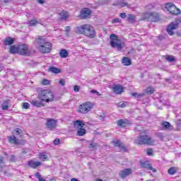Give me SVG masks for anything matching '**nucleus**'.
Returning a JSON list of instances; mask_svg holds the SVG:
<instances>
[{
    "label": "nucleus",
    "instance_id": "obj_1",
    "mask_svg": "<svg viewBox=\"0 0 181 181\" xmlns=\"http://www.w3.org/2000/svg\"><path fill=\"white\" fill-rule=\"evenodd\" d=\"M76 32L79 35H83L84 36H86V37H89V39H94L96 35L94 27L90 24H83L77 27Z\"/></svg>",
    "mask_w": 181,
    "mask_h": 181
},
{
    "label": "nucleus",
    "instance_id": "obj_2",
    "mask_svg": "<svg viewBox=\"0 0 181 181\" xmlns=\"http://www.w3.org/2000/svg\"><path fill=\"white\" fill-rule=\"evenodd\" d=\"M134 143L136 145H153L155 140L146 134H141L136 138Z\"/></svg>",
    "mask_w": 181,
    "mask_h": 181
},
{
    "label": "nucleus",
    "instance_id": "obj_3",
    "mask_svg": "<svg viewBox=\"0 0 181 181\" xmlns=\"http://www.w3.org/2000/svg\"><path fill=\"white\" fill-rule=\"evenodd\" d=\"M38 97L40 100L42 101H45V103H50V101H52L53 98H54L53 92L49 90H41L38 95Z\"/></svg>",
    "mask_w": 181,
    "mask_h": 181
},
{
    "label": "nucleus",
    "instance_id": "obj_4",
    "mask_svg": "<svg viewBox=\"0 0 181 181\" xmlns=\"http://www.w3.org/2000/svg\"><path fill=\"white\" fill-rule=\"evenodd\" d=\"M110 45L112 47H117V50L122 49V43L119 39H118V36L115 34L110 35Z\"/></svg>",
    "mask_w": 181,
    "mask_h": 181
},
{
    "label": "nucleus",
    "instance_id": "obj_5",
    "mask_svg": "<svg viewBox=\"0 0 181 181\" xmlns=\"http://www.w3.org/2000/svg\"><path fill=\"white\" fill-rule=\"evenodd\" d=\"M143 18L147 22H158L159 16L156 13H144Z\"/></svg>",
    "mask_w": 181,
    "mask_h": 181
},
{
    "label": "nucleus",
    "instance_id": "obj_6",
    "mask_svg": "<svg viewBox=\"0 0 181 181\" xmlns=\"http://www.w3.org/2000/svg\"><path fill=\"white\" fill-rule=\"evenodd\" d=\"M92 108L93 103H91V102H86L79 105L78 112H81V114H87V112L91 111Z\"/></svg>",
    "mask_w": 181,
    "mask_h": 181
},
{
    "label": "nucleus",
    "instance_id": "obj_7",
    "mask_svg": "<svg viewBox=\"0 0 181 181\" xmlns=\"http://www.w3.org/2000/svg\"><path fill=\"white\" fill-rule=\"evenodd\" d=\"M165 8L172 15H180V9L177 8L176 6L172 3H167L165 4Z\"/></svg>",
    "mask_w": 181,
    "mask_h": 181
},
{
    "label": "nucleus",
    "instance_id": "obj_8",
    "mask_svg": "<svg viewBox=\"0 0 181 181\" xmlns=\"http://www.w3.org/2000/svg\"><path fill=\"white\" fill-rule=\"evenodd\" d=\"M180 23V20H175L174 22L170 23V24L167 27V32L170 36H173L175 30Z\"/></svg>",
    "mask_w": 181,
    "mask_h": 181
},
{
    "label": "nucleus",
    "instance_id": "obj_9",
    "mask_svg": "<svg viewBox=\"0 0 181 181\" xmlns=\"http://www.w3.org/2000/svg\"><path fill=\"white\" fill-rule=\"evenodd\" d=\"M50 50H52V43L47 42L45 44H42V45H40V52L41 53H49Z\"/></svg>",
    "mask_w": 181,
    "mask_h": 181
},
{
    "label": "nucleus",
    "instance_id": "obj_10",
    "mask_svg": "<svg viewBox=\"0 0 181 181\" xmlns=\"http://www.w3.org/2000/svg\"><path fill=\"white\" fill-rule=\"evenodd\" d=\"M18 53L22 56H29V48H28V45H18Z\"/></svg>",
    "mask_w": 181,
    "mask_h": 181
},
{
    "label": "nucleus",
    "instance_id": "obj_11",
    "mask_svg": "<svg viewBox=\"0 0 181 181\" xmlns=\"http://www.w3.org/2000/svg\"><path fill=\"white\" fill-rule=\"evenodd\" d=\"M131 173H132V170L131 168H124L119 172V175L122 179H125V177L129 176Z\"/></svg>",
    "mask_w": 181,
    "mask_h": 181
},
{
    "label": "nucleus",
    "instance_id": "obj_12",
    "mask_svg": "<svg viewBox=\"0 0 181 181\" xmlns=\"http://www.w3.org/2000/svg\"><path fill=\"white\" fill-rule=\"evenodd\" d=\"M141 168H144V169H147V170H152L153 173H156L157 170L156 169L153 168L152 167V165L149 163L148 161H145L141 163Z\"/></svg>",
    "mask_w": 181,
    "mask_h": 181
},
{
    "label": "nucleus",
    "instance_id": "obj_13",
    "mask_svg": "<svg viewBox=\"0 0 181 181\" xmlns=\"http://www.w3.org/2000/svg\"><path fill=\"white\" fill-rule=\"evenodd\" d=\"M32 105L34 107H37V108H40V107H45V104L43 103V100L40 98L38 100H33L30 101Z\"/></svg>",
    "mask_w": 181,
    "mask_h": 181
},
{
    "label": "nucleus",
    "instance_id": "obj_14",
    "mask_svg": "<svg viewBox=\"0 0 181 181\" xmlns=\"http://www.w3.org/2000/svg\"><path fill=\"white\" fill-rule=\"evenodd\" d=\"M28 166H30V168H32L33 169H36V168L42 165V163H40V161L30 160L28 162Z\"/></svg>",
    "mask_w": 181,
    "mask_h": 181
},
{
    "label": "nucleus",
    "instance_id": "obj_15",
    "mask_svg": "<svg viewBox=\"0 0 181 181\" xmlns=\"http://www.w3.org/2000/svg\"><path fill=\"white\" fill-rule=\"evenodd\" d=\"M117 125L119 127H122V128H125V127H128V125H131V122L129 120L125 119H119L117 121Z\"/></svg>",
    "mask_w": 181,
    "mask_h": 181
},
{
    "label": "nucleus",
    "instance_id": "obj_16",
    "mask_svg": "<svg viewBox=\"0 0 181 181\" xmlns=\"http://www.w3.org/2000/svg\"><path fill=\"white\" fill-rule=\"evenodd\" d=\"M46 125L49 129H54V128H56V120L54 119H48Z\"/></svg>",
    "mask_w": 181,
    "mask_h": 181
},
{
    "label": "nucleus",
    "instance_id": "obj_17",
    "mask_svg": "<svg viewBox=\"0 0 181 181\" xmlns=\"http://www.w3.org/2000/svg\"><path fill=\"white\" fill-rule=\"evenodd\" d=\"M113 144L115 146H117L122 151H124V152H127V147L124 146V144H122L121 141L119 140L113 141Z\"/></svg>",
    "mask_w": 181,
    "mask_h": 181
},
{
    "label": "nucleus",
    "instance_id": "obj_18",
    "mask_svg": "<svg viewBox=\"0 0 181 181\" xmlns=\"http://www.w3.org/2000/svg\"><path fill=\"white\" fill-rule=\"evenodd\" d=\"M91 14V11L88 8H83L81 13V18L82 19H87Z\"/></svg>",
    "mask_w": 181,
    "mask_h": 181
},
{
    "label": "nucleus",
    "instance_id": "obj_19",
    "mask_svg": "<svg viewBox=\"0 0 181 181\" xmlns=\"http://www.w3.org/2000/svg\"><path fill=\"white\" fill-rule=\"evenodd\" d=\"M112 88L115 94H122L124 93V88L121 85H115Z\"/></svg>",
    "mask_w": 181,
    "mask_h": 181
},
{
    "label": "nucleus",
    "instance_id": "obj_20",
    "mask_svg": "<svg viewBox=\"0 0 181 181\" xmlns=\"http://www.w3.org/2000/svg\"><path fill=\"white\" fill-rule=\"evenodd\" d=\"M5 46H11V45H13L15 43V40L11 37H8L4 40Z\"/></svg>",
    "mask_w": 181,
    "mask_h": 181
},
{
    "label": "nucleus",
    "instance_id": "obj_21",
    "mask_svg": "<svg viewBox=\"0 0 181 181\" xmlns=\"http://www.w3.org/2000/svg\"><path fill=\"white\" fill-rule=\"evenodd\" d=\"M8 141L10 144H13V145H18L19 142H18V139L15 136H10L8 137Z\"/></svg>",
    "mask_w": 181,
    "mask_h": 181
},
{
    "label": "nucleus",
    "instance_id": "obj_22",
    "mask_svg": "<svg viewBox=\"0 0 181 181\" xmlns=\"http://www.w3.org/2000/svg\"><path fill=\"white\" fill-rule=\"evenodd\" d=\"M122 64L124 66H131L132 64V62L131 61V59L129 57H123L122 61Z\"/></svg>",
    "mask_w": 181,
    "mask_h": 181
},
{
    "label": "nucleus",
    "instance_id": "obj_23",
    "mask_svg": "<svg viewBox=\"0 0 181 181\" xmlns=\"http://www.w3.org/2000/svg\"><path fill=\"white\" fill-rule=\"evenodd\" d=\"M74 126L78 129L84 127V123L81 120H76L74 122Z\"/></svg>",
    "mask_w": 181,
    "mask_h": 181
},
{
    "label": "nucleus",
    "instance_id": "obj_24",
    "mask_svg": "<svg viewBox=\"0 0 181 181\" xmlns=\"http://www.w3.org/2000/svg\"><path fill=\"white\" fill-rule=\"evenodd\" d=\"M60 16L62 21H67V19H69V13L67 11H62L60 13Z\"/></svg>",
    "mask_w": 181,
    "mask_h": 181
},
{
    "label": "nucleus",
    "instance_id": "obj_25",
    "mask_svg": "<svg viewBox=\"0 0 181 181\" xmlns=\"http://www.w3.org/2000/svg\"><path fill=\"white\" fill-rule=\"evenodd\" d=\"M59 56L60 57H62V59H66V57L69 56V52L66 51V49H61L59 52Z\"/></svg>",
    "mask_w": 181,
    "mask_h": 181
},
{
    "label": "nucleus",
    "instance_id": "obj_26",
    "mask_svg": "<svg viewBox=\"0 0 181 181\" xmlns=\"http://www.w3.org/2000/svg\"><path fill=\"white\" fill-rule=\"evenodd\" d=\"M48 71H50L51 73H55V74H59V73H60V69L54 66H50L48 69Z\"/></svg>",
    "mask_w": 181,
    "mask_h": 181
},
{
    "label": "nucleus",
    "instance_id": "obj_27",
    "mask_svg": "<svg viewBox=\"0 0 181 181\" xmlns=\"http://www.w3.org/2000/svg\"><path fill=\"white\" fill-rule=\"evenodd\" d=\"M18 47H16L15 45H13L10 47V53H11V54H15V53H18Z\"/></svg>",
    "mask_w": 181,
    "mask_h": 181
},
{
    "label": "nucleus",
    "instance_id": "obj_28",
    "mask_svg": "<svg viewBox=\"0 0 181 181\" xmlns=\"http://www.w3.org/2000/svg\"><path fill=\"white\" fill-rule=\"evenodd\" d=\"M77 135L78 136H83V135H86V129H83V127L78 129Z\"/></svg>",
    "mask_w": 181,
    "mask_h": 181
},
{
    "label": "nucleus",
    "instance_id": "obj_29",
    "mask_svg": "<svg viewBox=\"0 0 181 181\" xmlns=\"http://www.w3.org/2000/svg\"><path fill=\"white\" fill-rule=\"evenodd\" d=\"M39 158L40 160H43V162L49 160V159L47 158V156L46 155V153H40L39 154Z\"/></svg>",
    "mask_w": 181,
    "mask_h": 181
},
{
    "label": "nucleus",
    "instance_id": "obj_30",
    "mask_svg": "<svg viewBox=\"0 0 181 181\" xmlns=\"http://www.w3.org/2000/svg\"><path fill=\"white\" fill-rule=\"evenodd\" d=\"M37 42L40 45V46L48 43L47 42H46V40H45L43 37H39Z\"/></svg>",
    "mask_w": 181,
    "mask_h": 181
},
{
    "label": "nucleus",
    "instance_id": "obj_31",
    "mask_svg": "<svg viewBox=\"0 0 181 181\" xmlns=\"http://www.w3.org/2000/svg\"><path fill=\"white\" fill-rule=\"evenodd\" d=\"M176 172H177V168H176V167H171L168 170V175H175V173H176Z\"/></svg>",
    "mask_w": 181,
    "mask_h": 181
},
{
    "label": "nucleus",
    "instance_id": "obj_32",
    "mask_svg": "<svg viewBox=\"0 0 181 181\" xmlns=\"http://www.w3.org/2000/svg\"><path fill=\"white\" fill-rule=\"evenodd\" d=\"M127 19L129 20V22H130V23H134V22L136 21L135 16L132 14H128Z\"/></svg>",
    "mask_w": 181,
    "mask_h": 181
},
{
    "label": "nucleus",
    "instance_id": "obj_33",
    "mask_svg": "<svg viewBox=\"0 0 181 181\" xmlns=\"http://www.w3.org/2000/svg\"><path fill=\"white\" fill-rule=\"evenodd\" d=\"M8 108H9V105L8 103V100H6L1 105V110H3V111H6V110H8Z\"/></svg>",
    "mask_w": 181,
    "mask_h": 181
},
{
    "label": "nucleus",
    "instance_id": "obj_34",
    "mask_svg": "<svg viewBox=\"0 0 181 181\" xmlns=\"http://www.w3.org/2000/svg\"><path fill=\"white\" fill-rule=\"evenodd\" d=\"M119 6L120 8H125V6H128V3L124 0H122L119 2Z\"/></svg>",
    "mask_w": 181,
    "mask_h": 181
},
{
    "label": "nucleus",
    "instance_id": "obj_35",
    "mask_svg": "<svg viewBox=\"0 0 181 181\" xmlns=\"http://www.w3.org/2000/svg\"><path fill=\"white\" fill-rule=\"evenodd\" d=\"M97 146H98V144L94 143V142H90L89 144V149H96Z\"/></svg>",
    "mask_w": 181,
    "mask_h": 181
},
{
    "label": "nucleus",
    "instance_id": "obj_36",
    "mask_svg": "<svg viewBox=\"0 0 181 181\" xmlns=\"http://www.w3.org/2000/svg\"><path fill=\"white\" fill-rule=\"evenodd\" d=\"M144 95H145L144 93H132V96L135 97V98H140V97H144Z\"/></svg>",
    "mask_w": 181,
    "mask_h": 181
},
{
    "label": "nucleus",
    "instance_id": "obj_37",
    "mask_svg": "<svg viewBox=\"0 0 181 181\" xmlns=\"http://www.w3.org/2000/svg\"><path fill=\"white\" fill-rule=\"evenodd\" d=\"M146 93L147 94H153V93H155V89L152 87H148L146 89Z\"/></svg>",
    "mask_w": 181,
    "mask_h": 181
},
{
    "label": "nucleus",
    "instance_id": "obj_38",
    "mask_svg": "<svg viewBox=\"0 0 181 181\" xmlns=\"http://www.w3.org/2000/svg\"><path fill=\"white\" fill-rule=\"evenodd\" d=\"M162 126L163 127V128H165L166 129L170 128V123L168 122H163L162 123Z\"/></svg>",
    "mask_w": 181,
    "mask_h": 181
},
{
    "label": "nucleus",
    "instance_id": "obj_39",
    "mask_svg": "<svg viewBox=\"0 0 181 181\" xmlns=\"http://www.w3.org/2000/svg\"><path fill=\"white\" fill-rule=\"evenodd\" d=\"M117 105L119 108H125L127 107V103H117Z\"/></svg>",
    "mask_w": 181,
    "mask_h": 181
},
{
    "label": "nucleus",
    "instance_id": "obj_40",
    "mask_svg": "<svg viewBox=\"0 0 181 181\" xmlns=\"http://www.w3.org/2000/svg\"><path fill=\"white\" fill-rule=\"evenodd\" d=\"M28 24L30 25L31 26H35V25H37V20H31L28 21Z\"/></svg>",
    "mask_w": 181,
    "mask_h": 181
},
{
    "label": "nucleus",
    "instance_id": "obj_41",
    "mask_svg": "<svg viewBox=\"0 0 181 181\" xmlns=\"http://www.w3.org/2000/svg\"><path fill=\"white\" fill-rule=\"evenodd\" d=\"M166 61L167 62H175V57L172 56V55H169L168 57H166Z\"/></svg>",
    "mask_w": 181,
    "mask_h": 181
},
{
    "label": "nucleus",
    "instance_id": "obj_42",
    "mask_svg": "<svg viewBox=\"0 0 181 181\" xmlns=\"http://www.w3.org/2000/svg\"><path fill=\"white\" fill-rule=\"evenodd\" d=\"M90 93L92 94H95V97H100V95H101V93H100L98 91L95 90H90Z\"/></svg>",
    "mask_w": 181,
    "mask_h": 181
},
{
    "label": "nucleus",
    "instance_id": "obj_43",
    "mask_svg": "<svg viewBox=\"0 0 181 181\" xmlns=\"http://www.w3.org/2000/svg\"><path fill=\"white\" fill-rule=\"evenodd\" d=\"M29 107H30V105L28 103H23V108H25V110H29Z\"/></svg>",
    "mask_w": 181,
    "mask_h": 181
},
{
    "label": "nucleus",
    "instance_id": "obj_44",
    "mask_svg": "<svg viewBox=\"0 0 181 181\" xmlns=\"http://www.w3.org/2000/svg\"><path fill=\"white\" fill-rule=\"evenodd\" d=\"M146 153L148 156H151V155H153V150H152V148H148L146 151Z\"/></svg>",
    "mask_w": 181,
    "mask_h": 181
},
{
    "label": "nucleus",
    "instance_id": "obj_45",
    "mask_svg": "<svg viewBox=\"0 0 181 181\" xmlns=\"http://www.w3.org/2000/svg\"><path fill=\"white\" fill-rule=\"evenodd\" d=\"M42 84H43L44 86H47L49 84V81L47 79H43Z\"/></svg>",
    "mask_w": 181,
    "mask_h": 181
},
{
    "label": "nucleus",
    "instance_id": "obj_46",
    "mask_svg": "<svg viewBox=\"0 0 181 181\" xmlns=\"http://www.w3.org/2000/svg\"><path fill=\"white\" fill-rule=\"evenodd\" d=\"M15 132H16L17 135H21L22 134V129L17 128L15 130Z\"/></svg>",
    "mask_w": 181,
    "mask_h": 181
},
{
    "label": "nucleus",
    "instance_id": "obj_47",
    "mask_svg": "<svg viewBox=\"0 0 181 181\" xmlns=\"http://www.w3.org/2000/svg\"><path fill=\"white\" fill-rule=\"evenodd\" d=\"M154 7L155 6H153V4H148L146 6V8L148 10L153 9Z\"/></svg>",
    "mask_w": 181,
    "mask_h": 181
},
{
    "label": "nucleus",
    "instance_id": "obj_48",
    "mask_svg": "<svg viewBox=\"0 0 181 181\" xmlns=\"http://www.w3.org/2000/svg\"><path fill=\"white\" fill-rule=\"evenodd\" d=\"M112 23H121V19L115 18V19L112 20Z\"/></svg>",
    "mask_w": 181,
    "mask_h": 181
},
{
    "label": "nucleus",
    "instance_id": "obj_49",
    "mask_svg": "<svg viewBox=\"0 0 181 181\" xmlns=\"http://www.w3.org/2000/svg\"><path fill=\"white\" fill-rule=\"evenodd\" d=\"M119 16L120 18H122V19H125L127 18V13H119Z\"/></svg>",
    "mask_w": 181,
    "mask_h": 181
},
{
    "label": "nucleus",
    "instance_id": "obj_50",
    "mask_svg": "<svg viewBox=\"0 0 181 181\" xmlns=\"http://www.w3.org/2000/svg\"><path fill=\"white\" fill-rule=\"evenodd\" d=\"M59 83L61 86H64V84H66V81H65L64 78H62V79L59 81Z\"/></svg>",
    "mask_w": 181,
    "mask_h": 181
},
{
    "label": "nucleus",
    "instance_id": "obj_51",
    "mask_svg": "<svg viewBox=\"0 0 181 181\" xmlns=\"http://www.w3.org/2000/svg\"><path fill=\"white\" fill-rule=\"evenodd\" d=\"M54 145H59L60 144V139H56L54 141Z\"/></svg>",
    "mask_w": 181,
    "mask_h": 181
},
{
    "label": "nucleus",
    "instance_id": "obj_52",
    "mask_svg": "<svg viewBox=\"0 0 181 181\" xmlns=\"http://www.w3.org/2000/svg\"><path fill=\"white\" fill-rule=\"evenodd\" d=\"M74 90L76 93H78V91H80V88L78 87V86H75Z\"/></svg>",
    "mask_w": 181,
    "mask_h": 181
},
{
    "label": "nucleus",
    "instance_id": "obj_53",
    "mask_svg": "<svg viewBox=\"0 0 181 181\" xmlns=\"http://www.w3.org/2000/svg\"><path fill=\"white\" fill-rule=\"evenodd\" d=\"M16 158L15 157V156L12 155L10 158V162H16Z\"/></svg>",
    "mask_w": 181,
    "mask_h": 181
},
{
    "label": "nucleus",
    "instance_id": "obj_54",
    "mask_svg": "<svg viewBox=\"0 0 181 181\" xmlns=\"http://www.w3.org/2000/svg\"><path fill=\"white\" fill-rule=\"evenodd\" d=\"M98 118H99V119H100V121H104V119H105V115H99Z\"/></svg>",
    "mask_w": 181,
    "mask_h": 181
},
{
    "label": "nucleus",
    "instance_id": "obj_55",
    "mask_svg": "<svg viewBox=\"0 0 181 181\" xmlns=\"http://www.w3.org/2000/svg\"><path fill=\"white\" fill-rule=\"evenodd\" d=\"M70 29H71L70 26L65 27V32H70Z\"/></svg>",
    "mask_w": 181,
    "mask_h": 181
},
{
    "label": "nucleus",
    "instance_id": "obj_56",
    "mask_svg": "<svg viewBox=\"0 0 181 181\" xmlns=\"http://www.w3.org/2000/svg\"><path fill=\"white\" fill-rule=\"evenodd\" d=\"M159 40H163L165 39V37L163 35H158Z\"/></svg>",
    "mask_w": 181,
    "mask_h": 181
},
{
    "label": "nucleus",
    "instance_id": "obj_57",
    "mask_svg": "<svg viewBox=\"0 0 181 181\" xmlns=\"http://www.w3.org/2000/svg\"><path fill=\"white\" fill-rule=\"evenodd\" d=\"M38 4H45V0H37Z\"/></svg>",
    "mask_w": 181,
    "mask_h": 181
},
{
    "label": "nucleus",
    "instance_id": "obj_58",
    "mask_svg": "<svg viewBox=\"0 0 181 181\" xmlns=\"http://www.w3.org/2000/svg\"><path fill=\"white\" fill-rule=\"evenodd\" d=\"M4 162V157L0 156V163H2Z\"/></svg>",
    "mask_w": 181,
    "mask_h": 181
},
{
    "label": "nucleus",
    "instance_id": "obj_59",
    "mask_svg": "<svg viewBox=\"0 0 181 181\" xmlns=\"http://www.w3.org/2000/svg\"><path fill=\"white\" fill-rule=\"evenodd\" d=\"M71 181H78V180H77V178H72Z\"/></svg>",
    "mask_w": 181,
    "mask_h": 181
},
{
    "label": "nucleus",
    "instance_id": "obj_60",
    "mask_svg": "<svg viewBox=\"0 0 181 181\" xmlns=\"http://www.w3.org/2000/svg\"><path fill=\"white\" fill-rule=\"evenodd\" d=\"M4 1L5 4H8V2H9V1H11V0H4Z\"/></svg>",
    "mask_w": 181,
    "mask_h": 181
},
{
    "label": "nucleus",
    "instance_id": "obj_61",
    "mask_svg": "<svg viewBox=\"0 0 181 181\" xmlns=\"http://www.w3.org/2000/svg\"><path fill=\"white\" fill-rule=\"evenodd\" d=\"M49 181H56V180H54V179H51V180H49Z\"/></svg>",
    "mask_w": 181,
    "mask_h": 181
},
{
    "label": "nucleus",
    "instance_id": "obj_62",
    "mask_svg": "<svg viewBox=\"0 0 181 181\" xmlns=\"http://www.w3.org/2000/svg\"><path fill=\"white\" fill-rule=\"evenodd\" d=\"M96 181H103V180H101V179H98V180H97Z\"/></svg>",
    "mask_w": 181,
    "mask_h": 181
},
{
    "label": "nucleus",
    "instance_id": "obj_63",
    "mask_svg": "<svg viewBox=\"0 0 181 181\" xmlns=\"http://www.w3.org/2000/svg\"><path fill=\"white\" fill-rule=\"evenodd\" d=\"M167 81H170V79H167Z\"/></svg>",
    "mask_w": 181,
    "mask_h": 181
}]
</instances>
